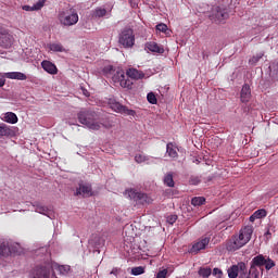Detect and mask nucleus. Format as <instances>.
I'll list each match as a JSON object with an SVG mask.
<instances>
[{
  "instance_id": "nucleus-1",
  "label": "nucleus",
  "mask_w": 278,
  "mask_h": 278,
  "mask_svg": "<svg viewBox=\"0 0 278 278\" xmlns=\"http://www.w3.org/2000/svg\"><path fill=\"white\" fill-rule=\"evenodd\" d=\"M253 236V226H245L240 230L239 236L233 237V239L227 244V251H238L242 249L244 244L251 240Z\"/></svg>"
},
{
  "instance_id": "nucleus-2",
  "label": "nucleus",
  "mask_w": 278,
  "mask_h": 278,
  "mask_svg": "<svg viewBox=\"0 0 278 278\" xmlns=\"http://www.w3.org/2000/svg\"><path fill=\"white\" fill-rule=\"evenodd\" d=\"M78 121L87 129H91L92 131H99L101 129L102 124L99 122V115L94 111H80L78 113Z\"/></svg>"
},
{
  "instance_id": "nucleus-3",
  "label": "nucleus",
  "mask_w": 278,
  "mask_h": 278,
  "mask_svg": "<svg viewBox=\"0 0 278 278\" xmlns=\"http://www.w3.org/2000/svg\"><path fill=\"white\" fill-rule=\"evenodd\" d=\"M59 21L64 27H73L79 23V15L73 10L61 11L59 13Z\"/></svg>"
},
{
  "instance_id": "nucleus-4",
  "label": "nucleus",
  "mask_w": 278,
  "mask_h": 278,
  "mask_svg": "<svg viewBox=\"0 0 278 278\" xmlns=\"http://www.w3.org/2000/svg\"><path fill=\"white\" fill-rule=\"evenodd\" d=\"M112 81L115 84V86H121V88H127L128 90L131 89V86H134V83H131V80L125 76V71L123 70H117L113 74Z\"/></svg>"
},
{
  "instance_id": "nucleus-5",
  "label": "nucleus",
  "mask_w": 278,
  "mask_h": 278,
  "mask_svg": "<svg viewBox=\"0 0 278 278\" xmlns=\"http://www.w3.org/2000/svg\"><path fill=\"white\" fill-rule=\"evenodd\" d=\"M208 16L211 21H214L215 23H223V21H227V18H229V13L224 7L214 5L212 7L211 14Z\"/></svg>"
},
{
  "instance_id": "nucleus-6",
  "label": "nucleus",
  "mask_w": 278,
  "mask_h": 278,
  "mask_svg": "<svg viewBox=\"0 0 278 278\" xmlns=\"http://www.w3.org/2000/svg\"><path fill=\"white\" fill-rule=\"evenodd\" d=\"M249 274V269L247 268V263L240 262L237 265H232L228 268V277L229 278H243Z\"/></svg>"
},
{
  "instance_id": "nucleus-7",
  "label": "nucleus",
  "mask_w": 278,
  "mask_h": 278,
  "mask_svg": "<svg viewBox=\"0 0 278 278\" xmlns=\"http://www.w3.org/2000/svg\"><path fill=\"white\" fill-rule=\"evenodd\" d=\"M136 42V37L134 36V30L131 28H126L119 34V45L129 49L134 47Z\"/></svg>"
},
{
  "instance_id": "nucleus-8",
  "label": "nucleus",
  "mask_w": 278,
  "mask_h": 278,
  "mask_svg": "<svg viewBox=\"0 0 278 278\" xmlns=\"http://www.w3.org/2000/svg\"><path fill=\"white\" fill-rule=\"evenodd\" d=\"M5 78L17 79V81H25V79H27V75L23 74L22 72L0 73V88L5 86Z\"/></svg>"
},
{
  "instance_id": "nucleus-9",
  "label": "nucleus",
  "mask_w": 278,
  "mask_h": 278,
  "mask_svg": "<svg viewBox=\"0 0 278 278\" xmlns=\"http://www.w3.org/2000/svg\"><path fill=\"white\" fill-rule=\"evenodd\" d=\"M110 105L111 110H113V112H117V114H126V116H136V111L128 109L127 106L121 104L117 101H111Z\"/></svg>"
},
{
  "instance_id": "nucleus-10",
  "label": "nucleus",
  "mask_w": 278,
  "mask_h": 278,
  "mask_svg": "<svg viewBox=\"0 0 278 278\" xmlns=\"http://www.w3.org/2000/svg\"><path fill=\"white\" fill-rule=\"evenodd\" d=\"M14 45V37L12 34L8 33L4 30L3 33L0 34V47L3 49H10Z\"/></svg>"
},
{
  "instance_id": "nucleus-11",
  "label": "nucleus",
  "mask_w": 278,
  "mask_h": 278,
  "mask_svg": "<svg viewBox=\"0 0 278 278\" xmlns=\"http://www.w3.org/2000/svg\"><path fill=\"white\" fill-rule=\"evenodd\" d=\"M75 194L76 197H92V187L88 184H79Z\"/></svg>"
},
{
  "instance_id": "nucleus-12",
  "label": "nucleus",
  "mask_w": 278,
  "mask_h": 278,
  "mask_svg": "<svg viewBox=\"0 0 278 278\" xmlns=\"http://www.w3.org/2000/svg\"><path fill=\"white\" fill-rule=\"evenodd\" d=\"M210 244V237H204L200 241L195 242L191 248V253H199L203 251Z\"/></svg>"
},
{
  "instance_id": "nucleus-13",
  "label": "nucleus",
  "mask_w": 278,
  "mask_h": 278,
  "mask_svg": "<svg viewBox=\"0 0 278 278\" xmlns=\"http://www.w3.org/2000/svg\"><path fill=\"white\" fill-rule=\"evenodd\" d=\"M41 68H43L46 73H49V75H58V66H55V64H53L51 61H42Z\"/></svg>"
},
{
  "instance_id": "nucleus-14",
  "label": "nucleus",
  "mask_w": 278,
  "mask_h": 278,
  "mask_svg": "<svg viewBox=\"0 0 278 278\" xmlns=\"http://www.w3.org/2000/svg\"><path fill=\"white\" fill-rule=\"evenodd\" d=\"M90 244L92 247H94L96 251L98 253H101L99 251V249H103L105 247V238L101 237V236H94L91 240H90Z\"/></svg>"
},
{
  "instance_id": "nucleus-15",
  "label": "nucleus",
  "mask_w": 278,
  "mask_h": 278,
  "mask_svg": "<svg viewBox=\"0 0 278 278\" xmlns=\"http://www.w3.org/2000/svg\"><path fill=\"white\" fill-rule=\"evenodd\" d=\"M34 207L37 214H42L43 216H48V218H53V212H51L47 206H42V204H34Z\"/></svg>"
},
{
  "instance_id": "nucleus-16",
  "label": "nucleus",
  "mask_w": 278,
  "mask_h": 278,
  "mask_svg": "<svg viewBox=\"0 0 278 278\" xmlns=\"http://www.w3.org/2000/svg\"><path fill=\"white\" fill-rule=\"evenodd\" d=\"M146 49L152 53H164V47L157 45L154 41L146 43Z\"/></svg>"
},
{
  "instance_id": "nucleus-17",
  "label": "nucleus",
  "mask_w": 278,
  "mask_h": 278,
  "mask_svg": "<svg viewBox=\"0 0 278 278\" xmlns=\"http://www.w3.org/2000/svg\"><path fill=\"white\" fill-rule=\"evenodd\" d=\"M126 197L129 199H139V201H144L147 199V194L137 192L135 189H128L125 191Z\"/></svg>"
},
{
  "instance_id": "nucleus-18",
  "label": "nucleus",
  "mask_w": 278,
  "mask_h": 278,
  "mask_svg": "<svg viewBox=\"0 0 278 278\" xmlns=\"http://www.w3.org/2000/svg\"><path fill=\"white\" fill-rule=\"evenodd\" d=\"M241 101L242 103H249L251 101V87L243 85L241 89Z\"/></svg>"
},
{
  "instance_id": "nucleus-19",
  "label": "nucleus",
  "mask_w": 278,
  "mask_h": 278,
  "mask_svg": "<svg viewBox=\"0 0 278 278\" xmlns=\"http://www.w3.org/2000/svg\"><path fill=\"white\" fill-rule=\"evenodd\" d=\"M264 264H266V258L260 254L251 261L250 268H257V266H264Z\"/></svg>"
},
{
  "instance_id": "nucleus-20",
  "label": "nucleus",
  "mask_w": 278,
  "mask_h": 278,
  "mask_svg": "<svg viewBox=\"0 0 278 278\" xmlns=\"http://www.w3.org/2000/svg\"><path fill=\"white\" fill-rule=\"evenodd\" d=\"M127 77H130V79H142L144 77V73L136 70V68H129L126 72Z\"/></svg>"
},
{
  "instance_id": "nucleus-21",
  "label": "nucleus",
  "mask_w": 278,
  "mask_h": 278,
  "mask_svg": "<svg viewBox=\"0 0 278 278\" xmlns=\"http://www.w3.org/2000/svg\"><path fill=\"white\" fill-rule=\"evenodd\" d=\"M14 136V130L5 124H0V138Z\"/></svg>"
},
{
  "instance_id": "nucleus-22",
  "label": "nucleus",
  "mask_w": 278,
  "mask_h": 278,
  "mask_svg": "<svg viewBox=\"0 0 278 278\" xmlns=\"http://www.w3.org/2000/svg\"><path fill=\"white\" fill-rule=\"evenodd\" d=\"M50 264L52 265V268H56V270L63 277H66V275H68V273H71V266H68V265H58V264H53V263H50Z\"/></svg>"
},
{
  "instance_id": "nucleus-23",
  "label": "nucleus",
  "mask_w": 278,
  "mask_h": 278,
  "mask_svg": "<svg viewBox=\"0 0 278 278\" xmlns=\"http://www.w3.org/2000/svg\"><path fill=\"white\" fill-rule=\"evenodd\" d=\"M2 121H4V123H10L11 125H15V123H18V117L16 116V114L12 112H8L2 116Z\"/></svg>"
},
{
  "instance_id": "nucleus-24",
  "label": "nucleus",
  "mask_w": 278,
  "mask_h": 278,
  "mask_svg": "<svg viewBox=\"0 0 278 278\" xmlns=\"http://www.w3.org/2000/svg\"><path fill=\"white\" fill-rule=\"evenodd\" d=\"M48 49L50 51H53L54 53H64V51H66L64 46H62V43H60V42L49 43Z\"/></svg>"
},
{
  "instance_id": "nucleus-25",
  "label": "nucleus",
  "mask_w": 278,
  "mask_h": 278,
  "mask_svg": "<svg viewBox=\"0 0 278 278\" xmlns=\"http://www.w3.org/2000/svg\"><path fill=\"white\" fill-rule=\"evenodd\" d=\"M166 153L168 157H172L174 160L178 157L177 148L172 142L167 143Z\"/></svg>"
},
{
  "instance_id": "nucleus-26",
  "label": "nucleus",
  "mask_w": 278,
  "mask_h": 278,
  "mask_svg": "<svg viewBox=\"0 0 278 278\" xmlns=\"http://www.w3.org/2000/svg\"><path fill=\"white\" fill-rule=\"evenodd\" d=\"M151 160H153V157H149L144 154L135 155V162H137V164H143V162H147V164H151Z\"/></svg>"
},
{
  "instance_id": "nucleus-27",
  "label": "nucleus",
  "mask_w": 278,
  "mask_h": 278,
  "mask_svg": "<svg viewBox=\"0 0 278 278\" xmlns=\"http://www.w3.org/2000/svg\"><path fill=\"white\" fill-rule=\"evenodd\" d=\"M108 14V10L103 8H97L94 11H92V17L93 18H103Z\"/></svg>"
},
{
  "instance_id": "nucleus-28",
  "label": "nucleus",
  "mask_w": 278,
  "mask_h": 278,
  "mask_svg": "<svg viewBox=\"0 0 278 278\" xmlns=\"http://www.w3.org/2000/svg\"><path fill=\"white\" fill-rule=\"evenodd\" d=\"M164 184L168 188H175V180L173 179V173H168L164 176Z\"/></svg>"
},
{
  "instance_id": "nucleus-29",
  "label": "nucleus",
  "mask_w": 278,
  "mask_h": 278,
  "mask_svg": "<svg viewBox=\"0 0 278 278\" xmlns=\"http://www.w3.org/2000/svg\"><path fill=\"white\" fill-rule=\"evenodd\" d=\"M198 273H199L200 277L208 278L210 275H212V268L201 267Z\"/></svg>"
},
{
  "instance_id": "nucleus-30",
  "label": "nucleus",
  "mask_w": 278,
  "mask_h": 278,
  "mask_svg": "<svg viewBox=\"0 0 278 278\" xmlns=\"http://www.w3.org/2000/svg\"><path fill=\"white\" fill-rule=\"evenodd\" d=\"M205 203V198L203 197H195L191 200V205H194V207H199Z\"/></svg>"
},
{
  "instance_id": "nucleus-31",
  "label": "nucleus",
  "mask_w": 278,
  "mask_h": 278,
  "mask_svg": "<svg viewBox=\"0 0 278 278\" xmlns=\"http://www.w3.org/2000/svg\"><path fill=\"white\" fill-rule=\"evenodd\" d=\"M270 68V75L273 79L278 80V63H274L273 65L269 66Z\"/></svg>"
},
{
  "instance_id": "nucleus-32",
  "label": "nucleus",
  "mask_w": 278,
  "mask_h": 278,
  "mask_svg": "<svg viewBox=\"0 0 278 278\" xmlns=\"http://www.w3.org/2000/svg\"><path fill=\"white\" fill-rule=\"evenodd\" d=\"M261 58H264V53L260 52L258 54L252 56L249 60V64H251V66H255V64H257V62H260Z\"/></svg>"
},
{
  "instance_id": "nucleus-33",
  "label": "nucleus",
  "mask_w": 278,
  "mask_h": 278,
  "mask_svg": "<svg viewBox=\"0 0 278 278\" xmlns=\"http://www.w3.org/2000/svg\"><path fill=\"white\" fill-rule=\"evenodd\" d=\"M130 274L134 275L135 277H138V275H144V267H132Z\"/></svg>"
},
{
  "instance_id": "nucleus-34",
  "label": "nucleus",
  "mask_w": 278,
  "mask_h": 278,
  "mask_svg": "<svg viewBox=\"0 0 278 278\" xmlns=\"http://www.w3.org/2000/svg\"><path fill=\"white\" fill-rule=\"evenodd\" d=\"M147 100L152 104L155 105L157 103V98L155 97L154 92H150L147 96Z\"/></svg>"
},
{
  "instance_id": "nucleus-35",
  "label": "nucleus",
  "mask_w": 278,
  "mask_h": 278,
  "mask_svg": "<svg viewBox=\"0 0 278 278\" xmlns=\"http://www.w3.org/2000/svg\"><path fill=\"white\" fill-rule=\"evenodd\" d=\"M266 270H270V268H275V261L270 258H265V264H264Z\"/></svg>"
},
{
  "instance_id": "nucleus-36",
  "label": "nucleus",
  "mask_w": 278,
  "mask_h": 278,
  "mask_svg": "<svg viewBox=\"0 0 278 278\" xmlns=\"http://www.w3.org/2000/svg\"><path fill=\"white\" fill-rule=\"evenodd\" d=\"M45 8V0H39L33 5V10L36 12L38 10H42Z\"/></svg>"
},
{
  "instance_id": "nucleus-37",
  "label": "nucleus",
  "mask_w": 278,
  "mask_h": 278,
  "mask_svg": "<svg viewBox=\"0 0 278 278\" xmlns=\"http://www.w3.org/2000/svg\"><path fill=\"white\" fill-rule=\"evenodd\" d=\"M0 255H10V248L5 243L0 245Z\"/></svg>"
},
{
  "instance_id": "nucleus-38",
  "label": "nucleus",
  "mask_w": 278,
  "mask_h": 278,
  "mask_svg": "<svg viewBox=\"0 0 278 278\" xmlns=\"http://www.w3.org/2000/svg\"><path fill=\"white\" fill-rule=\"evenodd\" d=\"M156 30L166 34V31H168V26L166 24L161 23L156 25Z\"/></svg>"
},
{
  "instance_id": "nucleus-39",
  "label": "nucleus",
  "mask_w": 278,
  "mask_h": 278,
  "mask_svg": "<svg viewBox=\"0 0 278 278\" xmlns=\"http://www.w3.org/2000/svg\"><path fill=\"white\" fill-rule=\"evenodd\" d=\"M254 216H256L257 218H265L266 210L264 208L257 210L256 212H254Z\"/></svg>"
},
{
  "instance_id": "nucleus-40",
  "label": "nucleus",
  "mask_w": 278,
  "mask_h": 278,
  "mask_svg": "<svg viewBox=\"0 0 278 278\" xmlns=\"http://www.w3.org/2000/svg\"><path fill=\"white\" fill-rule=\"evenodd\" d=\"M167 275H168V269H163L156 274V278H166Z\"/></svg>"
},
{
  "instance_id": "nucleus-41",
  "label": "nucleus",
  "mask_w": 278,
  "mask_h": 278,
  "mask_svg": "<svg viewBox=\"0 0 278 278\" xmlns=\"http://www.w3.org/2000/svg\"><path fill=\"white\" fill-rule=\"evenodd\" d=\"M213 275H214V277L220 278V277H223V270H220L218 268H214Z\"/></svg>"
},
{
  "instance_id": "nucleus-42",
  "label": "nucleus",
  "mask_w": 278,
  "mask_h": 278,
  "mask_svg": "<svg viewBox=\"0 0 278 278\" xmlns=\"http://www.w3.org/2000/svg\"><path fill=\"white\" fill-rule=\"evenodd\" d=\"M121 268H118V267H114L112 270H111V273H110V275H114L115 277H117V275H121Z\"/></svg>"
},
{
  "instance_id": "nucleus-43",
  "label": "nucleus",
  "mask_w": 278,
  "mask_h": 278,
  "mask_svg": "<svg viewBox=\"0 0 278 278\" xmlns=\"http://www.w3.org/2000/svg\"><path fill=\"white\" fill-rule=\"evenodd\" d=\"M22 10H25V12H35L34 11V5H23Z\"/></svg>"
},
{
  "instance_id": "nucleus-44",
  "label": "nucleus",
  "mask_w": 278,
  "mask_h": 278,
  "mask_svg": "<svg viewBox=\"0 0 278 278\" xmlns=\"http://www.w3.org/2000/svg\"><path fill=\"white\" fill-rule=\"evenodd\" d=\"M177 220V215H173L172 217H168L167 223H169V225H174Z\"/></svg>"
},
{
  "instance_id": "nucleus-45",
  "label": "nucleus",
  "mask_w": 278,
  "mask_h": 278,
  "mask_svg": "<svg viewBox=\"0 0 278 278\" xmlns=\"http://www.w3.org/2000/svg\"><path fill=\"white\" fill-rule=\"evenodd\" d=\"M257 217L255 216V213L250 217V222L253 223Z\"/></svg>"
},
{
  "instance_id": "nucleus-46",
  "label": "nucleus",
  "mask_w": 278,
  "mask_h": 278,
  "mask_svg": "<svg viewBox=\"0 0 278 278\" xmlns=\"http://www.w3.org/2000/svg\"><path fill=\"white\" fill-rule=\"evenodd\" d=\"M199 12H201L202 14H205L207 11L206 10H200Z\"/></svg>"
},
{
  "instance_id": "nucleus-47",
  "label": "nucleus",
  "mask_w": 278,
  "mask_h": 278,
  "mask_svg": "<svg viewBox=\"0 0 278 278\" xmlns=\"http://www.w3.org/2000/svg\"><path fill=\"white\" fill-rule=\"evenodd\" d=\"M265 236H270V231L267 230L266 233H265Z\"/></svg>"
},
{
  "instance_id": "nucleus-48",
  "label": "nucleus",
  "mask_w": 278,
  "mask_h": 278,
  "mask_svg": "<svg viewBox=\"0 0 278 278\" xmlns=\"http://www.w3.org/2000/svg\"><path fill=\"white\" fill-rule=\"evenodd\" d=\"M203 5H205V8H210V5H208V4H203Z\"/></svg>"
},
{
  "instance_id": "nucleus-49",
  "label": "nucleus",
  "mask_w": 278,
  "mask_h": 278,
  "mask_svg": "<svg viewBox=\"0 0 278 278\" xmlns=\"http://www.w3.org/2000/svg\"><path fill=\"white\" fill-rule=\"evenodd\" d=\"M109 71H112V67H109Z\"/></svg>"
}]
</instances>
